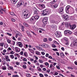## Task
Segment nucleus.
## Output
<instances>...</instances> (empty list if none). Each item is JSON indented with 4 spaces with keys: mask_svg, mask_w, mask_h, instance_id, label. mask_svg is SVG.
Instances as JSON below:
<instances>
[{
    "mask_svg": "<svg viewBox=\"0 0 77 77\" xmlns=\"http://www.w3.org/2000/svg\"><path fill=\"white\" fill-rule=\"evenodd\" d=\"M71 8V6L69 5L67 6L66 8V12L67 14H69V9Z\"/></svg>",
    "mask_w": 77,
    "mask_h": 77,
    "instance_id": "6",
    "label": "nucleus"
},
{
    "mask_svg": "<svg viewBox=\"0 0 77 77\" xmlns=\"http://www.w3.org/2000/svg\"><path fill=\"white\" fill-rule=\"evenodd\" d=\"M17 34H18V35L19 36H23L22 34H21V33L20 32H19L18 33H17Z\"/></svg>",
    "mask_w": 77,
    "mask_h": 77,
    "instance_id": "49",
    "label": "nucleus"
},
{
    "mask_svg": "<svg viewBox=\"0 0 77 77\" xmlns=\"http://www.w3.org/2000/svg\"><path fill=\"white\" fill-rule=\"evenodd\" d=\"M48 39L49 41H52V38H49Z\"/></svg>",
    "mask_w": 77,
    "mask_h": 77,
    "instance_id": "64",
    "label": "nucleus"
},
{
    "mask_svg": "<svg viewBox=\"0 0 77 77\" xmlns=\"http://www.w3.org/2000/svg\"><path fill=\"white\" fill-rule=\"evenodd\" d=\"M48 45L47 44H45V48H48Z\"/></svg>",
    "mask_w": 77,
    "mask_h": 77,
    "instance_id": "63",
    "label": "nucleus"
},
{
    "mask_svg": "<svg viewBox=\"0 0 77 77\" xmlns=\"http://www.w3.org/2000/svg\"><path fill=\"white\" fill-rule=\"evenodd\" d=\"M60 55L61 56V57L62 58H64V57H65V55H64V54L63 53V52L60 53Z\"/></svg>",
    "mask_w": 77,
    "mask_h": 77,
    "instance_id": "21",
    "label": "nucleus"
},
{
    "mask_svg": "<svg viewBox=\"0 0 77 77\" xmlns=\"http://www.w3.org/2000/svg\"><path fill=\"white\" fill-rule=\"evenodd\" d=\"M48 20V17H45L42 20L43 23H44V24H45V23L46 24L47 23L46 22Z\"/></svg>",
    "mask_w": 77,
    "mask_h": 77,
    "instance_id": "11",
    "label": "nucleus"
},
{
    "mask_svg": "<svg viewBox=\"0 0 77 77\" xmlns=\"http://www.w3.org/2000/svg\"><path fill=\"white\" fill-rule=\"evenodd\" d=\"M23 61L24 62H27V60L26 58H24L23 59Z\"/></svg>",
    "mask_w": 77,
    "mask_h": 77,
    "instance_id": "47",
    "label": "nucleus"
},
{
    "mask_svg": "<svg viewBox=\"0 0 77 77\" xmlns=\"http://www.w3.org/2000/svg\"><path fill=\"white\" fill-rule=\"evenodd\" d=\"M71 47H74V46L77 47V39L76 38L73 39L70 45Z\"/></svg>",
    "mask_w": 77,
    "mask_h": 77,
    "instance_id": "2",
    "label": "nucleus"
},
{
    "mask_svg": "<svg viewBox=\"0 0 77 77\" xmlns=\"http://www.w3.org/2000/svg\"><path fill=\"white\" fill-rule=\"evenodd\" d=\"M6 34H7V35H8V36H12V34H11L10 33L7 32Z\"/></svg>",
    "mask_w": 77,
    "mask_h": 77,
    "instance_id": "44",
    "label": "nucleus"
},
{
    "mask_svg": "<svg viewBox=\"0 0 77 77\" xmlns=\"http://www.w3.org/2000/svg\"><path fill=\"white\" fill-rule=\"evenodd\" d=\"M23 68L24 69H26V68H27V66L26 65H23Z\"/></svg>",
    "mask_w": 77,
    "mask_h": 77,
    "instance_id": "38",
    "label": "nucleus"
},
{
    "mask_svg": "<svg viewBox=\"0 0 77 77\" xmlns=\"http://www.w3.org/2000/svg\"><path fill=\"white\" fill-rule=\"evenodd\" d=\"M38 6L41 10H42L44 8H45V5L44 4H39Z\"/></svg>",
    "mask_w": 77,
    "mask_h": 77,
    "instance_id": "9",
    "label": "nucleus"
},
{
    "mask_svg": "<svg viewBox=\"0 0 77 77\" xmlns=\"http://www.w3.org/2000/svg\"><path fill=\"white\" fill-rule=\"evenodd\" d=\"M28 50L31 53H34V51L33 50V49H31L29 48Z\"/></svg>",
    "mask_w": 77,
    "mask_h": 77,
    "instance_id": "28",
    "label": "nucleus"
},
{
    "mask_svg": "<svg viewBox=\"0 0 77 77\" xmlns=\"http://www.w3.org/2000/svg\"><path fill=\"white\" fill-rule=\"evenodd\" d=\"M23 54L24 56H25V57H27V53L26 52H24Z\"/></svg>",
    "mask_w": 77,
    "mask_h": 77,
    "instance_id": "32",
    "label": "nucleus"
},
{
    "mask_svg": "<svg viewBox=\"0 0 77 77\" xmlns=\"http://www.w3.org/2000/svg\"><path fill=\"white\" fill-rule=\"evenodd\" d=\"M7 42L9 44H11V41L10 39L7 40Z\"/></svg>",
    "mask_w": 77,
    "mask_h": 77,
    "instance_id": "45",
    "label": "nucleus"
},
{
    "mask_svg": "<svg viewBox=\"0 0 77 77\" xmlns=\"http://www.w3.org/2000/svg\"><path fill=\"white\" fill-rule=\"evenodd\" d=\"M63 39L65 40L66 41H68V39H67V38L65 37L63 38Z\"/></svg>",
    "mask_w": 77,
    "mask_h": 77,
    "instance_id": "56",
    "label": "nucleus"
},
{
    "mask_svg": "<svg viewBox=\"0 0 77 77\" xmlns=\"http://www.w3.org/2000/svg\"><path fill=\"white\" fill-rule=\"evenodd\" d=\"M21 39H22V37H19L18 38V41H21Z\"/></svg>",
    "mask_w": 77,
    "mask_h": 77,
    "instance_id": "46",
    "label": "nucleus"
},
{
    "mask_svg": "<svg viewBox=\"0 0 77 77\" xmlns=\"http://www.w3.org/2000/svg\"><path fill=\"white\" fill-rule=\"evenodd\" d=\"M34 17L35 20H38V19H39V17L38 15H36L34 16Z\"/></svg>",
    "mask_w": 77,
    "mask_h": 77,
    "instance_id": "23",
    "label": "nucleus"
},
{
    "mask_svg": "<svg viewBox=\"0 0 77 77\" xmlns=\"http://www.w3.org/2000/svg\"><path fill=\"white\" fill-rule=\"evenodd\" d=\"M7 50L8 51H12V49H11L10 47H9L7 49Z\"/></svg>",
    "mask_w": 77,
    "mask_h": 77,
    "instance_id": "52",
    "label": "nucleus"
},
{
    "mask_svg": "<svg viewBox=\"0 0 77 77\" xmlns=\"http://www.w3.org/2000/svg\"><path fill=\"white\" fill-rule=\"evenodd\" d=\"M39 61L41 63H43V61L42 60H39Z\"/></svg>",
    "mask_w": 77,
    "mask_h": 77,
    "instance_id": "59",
    "label": "nucleus"
},
{
    "mask_svg": "<svg viewBox=\"0 0 77 77\" xmlns=\"http://www.w3.org/2000/svg\"><path fill=\"white\" fill-rule=\"evenodd\" d=\"M35 53L37 55H40V52L38 51H35Z\"/></svg>",
    "mask_w": 77,
    "mask_h": 77,
    "instance_id": "29",
    "label": "nucleus"
},
{
    "mask_svg": "<svg viewBox=\"0 0 77 77\" xmlns=\"http://www.w3.org/2000/svg\"><path fill=\"white\" fill-rule=\"evenodd\" d=\"M64 33L65 35H71L72 34V32L69 30H66L64 31Z\"/></svg>",
    "mask_w": 77,
    "mask_h": 77,
    "instance_id": "8",
    "label": "nucleus"
},
{
    "mask_svg": "<svg viewBox=\"0 0 77 77\" xmlns=\"http://www.w3.org/2000/svg\"><path fill=\"white\" fill-rule=\"evenodd\" d=\"M12 77H19V76L18 75H12Z\"/></svg>",
    "mask_w": 77,
    "mask_h": 77,
    "instance_id": "41",
    "label": "nucleus"
},
{
    "mask_svg": "<svg viewBox=\"0 0 77 77\" xmlns=\"http://www.w3.org/2000/svg\"><path fill=\"white\" fill-rule=\"evenodd\" d=\"M39 75L40 77H44V75L41 73H40L39 74Z\"/></svg>",
    "mask_w": 77,
    "mask_h": 77,
    "instance_id": "50",
    "label": "nucleus"
},
{
    "mask_svg": "<svg viewBox=\"0 0 77 77\" xmlns=\"http://www.w3.org/2000/svg\"><path fill=\"white\" fill-rule=\"evenodd\" d=\"M13 4H15L17 2V0H11Z\"/></svg>",
    "mask_w": 77,
    "mask_h": 77,
    "instance_id": "19",
    "label": "nucleus"
},
{
    "mask_svg": "<svg viewBox=\"0 0 77 77\" xmlns=\"http://www.w3.org/2000/svg\"><path fill=\"white\" fill-rule=\"evenodd\" d=\"M52 2L54 4L56 2H57V0H53V1Z\"/></svg>",
    "mask_w": 77,
    "mask_h": 77,
    "instance_id": "62",
    "label": "nucleus"
},
{
    "mask_svg": "<svg viewBox=\"0 0 77 77\" xmlns=\"http://www.w3.org/2000/svg\"><path fill=\"white\" fill-rule=\"evenodd\" d=\"M54 3L52 1L49 3V5L51 7L54 5Z\"/></svg>",
    "mask_w": 77,
    "mask_h": 77,
    "instance_id": "26",
    "label": "nucleus"
},
{
    "mask_svg": "<svg viewBox=\"0 0 77 77\" xmlns=\"http://www.w3.org/2000/svg\"><path fill=\"white\" fill-rule=\"evenodd\" d=\"M59 13L61 15L63 14V8L61 7L59 9Z\"/></svg>",
    "mask_w": 77,
    "mask_h": 77,
    "instance_id": "4",
    "label": "nucleus"
},
{
    "mask_svg": "<svg viewBox=\"0 0 77 77\" xmlns=\"http://www.w3.org/2000/svg\"><path fill=\"white\" fill-rule=\"evenodd\" d=\"M14 53H15V52H14V51H11L10 52V54H14Z\"/></svg>",
    "mask_w": 77,
    "mask_h": 77,
    "instance_id": "57",
    "label": "nucleus"
},
{
    "mask_svg": "<svg viewBox=\"0 0 77 77\" xmlns=\"http://www.w3.org/2000/svg\"><path fill=\"white\" fill-rule=\"evenodd\" d=\"M60 30H63V26H60L59 28Z\"/></svg>",
    "mask_w": 77,
    "mask_h": 77,
    "instance_id": "30",
    "label": "nucleus"
},
{
    "mask_svg": "<svg viewBox=\"0 0 77 77\" xmlns=\"http://www.w3.org/2000/svg\"><path fill=\"white\" fill-rule=\"evenodd\" d=\"M51 26V28H52V30H56V29L57 28V26H56L55 25L52 24Z\"/></svg>",
    "mask_w": 77,
    "mask_h": 77,
    "instance_id": "10",
    "label": "nucleus"
},
{
    "mask_svg": "<svg viewBox=\"0 0 77 77\" xmlns=\"http://www.w3.org/2000/svg\"><path fill=\"white\" fill-rule=\"evenodd\" d=\"M33 10L35 14H36V15H38L39 14V11H38L36 8L34 7L33 8Z\"/></svg>",
    "mask_w": 77,
    "mask_h": 77,
    "instance_id": "7",
    "label": "nucleus"
},
{
    "mask_svg": "<svg viewBox=\"0 0 77 77\" xmlns=\"http://www.w3.org/2000/svg\"><path fill=\"white\" fill-rule=\"evenodd\" d=\"M48 57L49 59H53V58L51 56H49Z\"/></svg>",
    "mask_w": 77,
    "mask_h": 77,
    "instance_id": "58",
    "label": "nucleus"
},
{
    "mask_svg": "<svg viewBox=\"0 0 77 77\" xmlns=\"http://www.w3.org/2000/svg\"><path fill=\"white\" fill-rule=\"evenodd\" d=\"M10 57H11V59H14V55H10Z\"/></svg>",
    "mask_w": 77,
    "mask_h": 77,
    "instance_id": "35",
    "label": "nucleus"
},
{
    "mask_svg": "<svg viewBox=\"0 0 77 77\" xmlns=\"http://www.w3.org/2000/svg\"><path fill=\"white\" fill-rule=\"evenodd\" d=\"M15 42L14 41H11V42L10 44L12 45H15Z\"/></svg>",
    "mask_w": 77,
    "mask_h": 77,
    "instance_id": "25",
    "label": "nucleus"
},
{
    "mask_svg": "<svg viewBox=\"0 0 77 77\" xmlns=\"http://www.w3.org/2000/svg\"><path fill=\"white\" fill-rule=\"evenodd\" d=\"M10 14L11 15H15V13L13 12H10Z\"/></svg>",
    "mask_w": 77,
    "mask_h": 77,
    "instance_id": "39",
    "label": "nucleus"
},
{
    "mask_svg": "<svg viewBox=\"0 0 77 77\" xmlns=\"http://www.w3.org/2000/svg\"><path fill=\"white\" fill-rule=\"evenodd\" d=\"M50 22L51 23H55V21L53 20H51Z\"/></svg>",
    "mask_w": 77,
    "mask_h": 77,
    "instance_id": "42",
    "label": "nucleus"
},
{
    "mask_svg": "<svg viewBox=\"0 0 77 77\" xmlns=\"http://www.w3.org/2000/svg\"><path fill=\"white\" fill-rule=\"evenodd\" d=\"M18 45H19V47H22V46H23V44H22V43H21V42H18L17 43Z\"/></svg>",
    "mask_w": 77,
    "mask_h": 77,
    "instance_id": "17",
    "label": "nucleus"
},
{
    "mask_svg": "<svg viewBox=\"0 0 77 77\" xmlns=\"http://www.w3.org/2000/svg\"><path fill=\"white\" fill-rule=\"evenodd\" d=\"M71 24L70 23H65V26L66 27H70Z\"/></svg>",
    "mask_w": 77,
    "mask_h": 77,
    "instance_id": "18",
    "label": "nucleus"
},
{
    "mask_svg": "<svg viewBox=\"0 0 77 77\" xmlns=\"http://www.w3.org/2000/svg\"><path fill=\"white\" fill-rule=\"evenodd\" d=\"M52 47H53V48H56V46L54 44H52Z\"/></svg>",
    "mask_w": 77,
    "mask_h": 77,
    "instance_id": "53",
    "label": "nucleus"
},
{
    "mask_svg": "<svg viewBox=\"0 0 77 77\" xmlns=\"http://www.w3.org/2000/svg\"><path fill=\"white\" fill-rule=\"evenodd\" d=\"M23 14L24 17L25 18H28L30 17V12L27 9L23 10Z\"/></svg>",
    "mask_w": 77,
    "mask_h": 77,
    "instance_id": "1",
    "label": "nucleus"
},
{
    "mask_svg": "<svg viewBox=\"0 0 77 77\" xmlns=\"http://www.w3.org/2000/svg\"><path fill=\"white\" fill-rule=\"evenodd\" d=\"M51 63H52V64H53V66H53V67L52 69V71H54V66L57 65V63H54L53 62H51Z\"/></svg>",
    "mask_w": 77,
    "mask_h": 77,
    "instance_id": "14",
    "label": "nucleus"
},
{
    "mask_svg": "<svg viewBox=\"0 0 77 77\" xmlns=\"http://www.w3.org/2000/svg\"><path fill=\"white\" fill-rule=\"evenodd\" d=\"M8 44H6L5 45H4V47L6 48H8Z\"/></svg>",
    "mask_w": 77,
    "mask_h": 77,
    "instance_id": "51",
    "label": "nucleus"
},
{
    "mask_svg": "<svg viewBox=\"0 0 77 77\" xmlns=\"http://www.w3.org/2000/svg\"><path fill=\"white\" fill-rule=\"evenodd\" d=\"M58 5H57V4H55L54 5H53L51 6V7L52 8H56L57 7V6Z\"/></svg>",
    "mask_w": 77,
    "mask_h": 77,
    "instance_id": "15",
    "label": "nucleus"
},
{
    "mask_svg": "<svg viewBox=\"0 0 77 77\" xmlns=\"http://www.w3.org/2000/svg\"><path fill=\"white\" fill-rule=\"evenodd\" d=\"M58 34H59L61 36H62V34H61V32H57V31L56 32Z\"/></svg>",
    "mask_w": 77,
    "mask_h": 77,
    "instance_id": "36",
    "label": "nucleus"
},
{
    "mask_svg": "<svg viewBox=\"0 0 77 77\" xmlns=\"http://www.w3.org/2000/svg\"><path fill=\"white\" fill-rule=\"evenodd\" d=\"M68 15H66V16H63V20L64 21H68L69 20V17L68 16Z\"/></svg>",
    "mask_w": 77,
    "mask_h": 77,
    "instance_id": "12",
    "label": "nucleus"
},
{
    "mask_svg": "<svg viewBox=\"0 0 77 77\" xmlns=\"http://www.w3.org/2000/svg\"><path fill=\"white\" fill-rule=\"evenodd\" d=\"M23 25H24V26H25V27H27L29 26V24L26 23V22H24L23 23Z\"/></svg>",
    "mask_w": 77,
    "mask_h": 77,
    "instance_id": "27",
    "label": "nucleus"
},
{
    "mask_svg": "<svg viewBox=\"0 0 77 77\" xmlns=\"http://www.w3.org/2000/svg\"><path fill=\"white\" fill-rule=\"evenodd\" d=\"M53 66L52 65V64H51L50 67H49V68L50 69H51V70H52V68H53Z\"/></svg>",
    "mask_w": 77,
    "mask_h": 77,
    "instance_id": "40",
    "label": "nucleus"
},
{
    "mask_svg": "<svg viewBox=\"0 0 77 77\" xmlns=\"http://www.w3.org/2000/svg\"><path fill=\"white\" fill-rule=\"evenodd\" d=\"M36 47V48H37L40 51H44V49H42V48H41L40 47L37 46Z\"/></svg>",
    "mask_w": 77,
    "mask_h": 77,
    "instance_id": "16",
    "label": "nucleus"
},
{
    "mask_svg": "<svg viewBox=\"0 0 77 77\" xmlns=\"http://www.w3.org/2000/svg\"><path fill=\"white\" fill-rule=\"evenodd\" d=\"M15 51H16V52H20V49L17 47H16L15 48Z\"/></svg>",
    "mask_w": 77,
    "mask_h": 77,
    "instance_id": "22",
    "label": "nucleus"
},
{
    "mask_svg": "<svg viewBox=\"0 0 77 77\" xmlns=\"http://www.w3.org/2000/svg\"><path fill=\"white\" fill-rule=\"evenodd\" d=\"M56 67L57 69H60V67H59V66H58L57 65L56 66Z\"/></svg>",
    "mask_w": 77,
    "mask_h": 77,
    "instance_id": "61",
    "label": "nucleus"
},
{
    "mask_svg": "<svg viewBox=\"0 0 77 77\" xmlns=\"http://www.w3.org/2000/svg\"><path fill=\"white\" fill-rule=\"evenodd\" d=\"M45 65H46V66H48V67H49V63H48V62L45 63Z\"/></svg>",
    "mask_w": 77,
    "mask_h": 77,
    "instance_id": "33",
    "label": "nucleus"
},
{
    "mask_svg": "<svg viewBox=\"0 0 77 77\" xmlns=\"http://www.w3.org/2000/svg\"><path fill=\"white\" fill-rule=\"evenodd\" d=\"M67 68L69 69H73V68L71 67H67Z\"/></svg>",
    "mask_w": 77,
    "mask_h": 77,
    "instance_id": "48",
    "label": "nucleus"
},
{
    "mask_svg": "<svg viewBox=\"0 0 77 77\" xmlns=\"http://www.w3.org/2000/svg\"><path fill=\"white\" fill-rule=\"evenodd\" d=\"M40 67L42 68L44 67V65L42 64H41L40 66Z\"/></svg>",
    "mask_w": 77,
    "mask_h": 77,
    "instance_id": "60",
    "label": "nucleus"
},
{
    "mask_svg": "<svg viewBox=\"0 0 77 77\" xmlns=\"http://www.w3.org/2000/svg\"><path fill=\"white\" fill-rule=\"evenodd\" d=\"M55 34L56 36V37H57V38H59V37H60L61 36L60 35L57 33V32H55Z\"/></svg>",
    "mask_w": 77,
    "mask_h": 77,
    "instance_id": "20",
    "label": "nucleus"
},
{
    "mask_svg": "<svg viewBox=\"0 0 77 77\" xmlns=\"http://www.w3.org/2000/svg\"><path fill=\"white\" fill-rule=\"evenodd\" d=\"M26 75L27 77H29L30 76V74L28 73L26 74Z\"/></svg>",
    "mask_w": 77,
    "mask_h": 77,
    "instance_id": "55",
    "label": "nucleus"
},
{
    "mask_svg": "<svg viewBox=\"0 0 77 77\" xmlns=\"http://www.w3.org/2000/svg\"><path fill=\"white\" fill-rule=\"evenodd\" d=\"M24 5V2L20 1L17 3V7H20L21 5Z\"/></svg>",
    "mask_w": 77,
    "mask_h": 77,
    "instance_id": "5",
    "label": "nucleus"
},
{
    "mask_svg": "<svg viewBox=\"0 0 77 77\" xmlns=\"http://www.w3.org/2000/svg\"><path fill=\"white\" fill-rule=\"evenodd\" d=\"M7 69V67L5 66H4L3 67H2V69L3 70H6Z\"/></svg>",
    "mask_w": 77,
    "mask_h": 77,
    "instance_id": "31",
    "label": "nucleus"
},
{
    "mask_svg": "<svg viewBox=\"0 0 77 77\" xmlns=\"http://www.w3.org/2000/svg\"><path fill=\"white\" fill-rule=\"evenodd\" d=\"M3 63L2 64L3 65H6V63H7V62L6 61H3Z\"/></svg>",
    "mask_w": 77,
    "mask_h": 77,
    "instance_id": "34",
    "label": "nucleus"
},
{
    "mask_svg": "<svg viewBox=\"0 0 77 77\" xmlns=\"http://www.w3.org/2000/svg\"><path fill=\"white\" fill-rule=\"evenodd\" d=\"M5 59H6V60L9 59V56H8L5 55Z\"/></svg>",
    "mask_w": 77,
    "mask_h": 77,
    "instance_id": "54",
    "label": "nucleus"
},
{
    "mask_svg": "<svg viewBox=\"0 0 77 77\" xmlns=\"http://www.w3.org/2000/svg\"><path fill=\"white\" fill-rule=\"evenodd\" d=\"M41 47L45 48V44H43L41 45Z\"/></svg>",
    "mask_w": 77,
    "mask_h": 77,
    "instance_id": "37",
    "label": "nucleus"
},
{
    "mask_svg": "<svg viewBox=\"0 0 77 77\" xmlns=\"http://www.w3.org/2000/svg\"><path fill=\"white\" fill-rule=\"evenodd\" d=\"M70 27L71 29L72 30L73 29H74L75 27H76V25L74 24L73 25H71L70 26Z\"/></svg>",
    "mask_w": 77,
    "mask_h": 77,
    "instance_id": "13",
    "label": "nucleus"
},
{
    "mask_svg": "<svg viewBox=\"0 0 77 77\" xmlns=\"http://www.w3.org/2000/svg\"><path fill=\"white\" fill-rule=\"evenodd\" d=\"M31 21H35V17H32L30 20Z\"/></svg>",
    "mask_w": 77,
    "mask_h": 77,
    "instance_id": "24",
    "label": "nucleus"
},
{
    "mask_svg": "<svg viewBox=\"0 0 77 77\" xmlns=\"http://www.w3.org/2000/svg\"><path fill=\"white\" fill-rule=\"evenodd\" d=\"M41 12H43V13H42V15H47L50 13V11L46 9L42 10V11H41Z\"/></svg>",
    "mask_w": 77,
    "mask_h": 77,
    "instance_id": "3",
    "label": "nucleus"
},
{
    "mask_svg": "<svg viewBox=\"0 0 77 77\" xmlns=\"http://www.w3.org/2000/svg\"><path fill=\"white\" fill-rule=\"evenodd\" d=\"M47 38H44V39H43V41L44 42H47Z\"/></svg>",
    "mask_w": 77,
    "mask_h": 77,
    "instance_id": "43",
    "label": "nucleus"
}]
</instances>
